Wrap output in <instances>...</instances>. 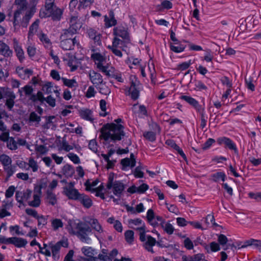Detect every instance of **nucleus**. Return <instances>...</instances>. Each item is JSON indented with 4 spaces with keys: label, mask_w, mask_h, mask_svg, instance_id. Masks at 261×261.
Segmentation results:
<instances>
[{
    "label": "nucleus",
    "mask_w": 261,
    "mask_h": 261,
    "mask_svg": "<svg viewBox=\"0 0 261 261\" xmlns=\"http://www.w3.org/2000/svg\"><path fill=\"white\" fill-rule=\"evenodd\" d=\"M84 221V222H80L73 224V226L71 225L68 228L69 232L76 234L81 241L86 243H88L91 240L89 236L92 234V229L98 239L99 237H102L104 235L105 230L97 219L90 217L85 218Z\"/></svg>",
    "instance_id": "nucleus-1"
},
{
    "label": "nucleus",
    "mask_w": 261,
    "mask_h": 261,
    "mask_svg": "<svg viewBox=\"0 0 261 261\" xmlns=\"http://www.w3.org/2000/svg\"><path fill=\"white\" fill-rule=\"evenodd\" d=\"M122 122V119L118 118L114 122L105 125L101 130L102 138L106 141L114 142L121 140L125 135Z\"/></svg>",
    "instance_id": "nucleus-2"
},
{
    "label": "nucleus",
    "mask_w": 261,
    "mask_h": 261,
    "mask_svg": "<svg viewBox=\"0 0 261 261\" xmlns=\"http://www.w3.org/2000/svg\"><path fill=\"white\" fill-rule=\"evenodd\" d=\"M65 242L59 241L54 243L50 242L48 244H44L43 247L34 239V248L38 251L46 256L50 257L52 255L55 260H58L60 258V250L61 247L64 246Z\"/></svg>",
    "instance_id": "nucleus-3"
},
{
    "label": "nucleus",
    "mask_w": 261,
    "mask_h": 261,
    "mask_svg": "<svg viewBox=\"0 0 261 261\" xmlns=\"http://www.w3.org/2000/svg\"><path fill=\"white\" fill-rule=\"evenodd\" d=\"M92 50L94 53L91 55V58L94 61L96 68L107 76H113L114 69L107 63L105 54L97 51L96 49Z\"/></svg>",
    "instance_id": "nucleus-4"
},
{
    "label": "nucleus",
    "mask_w": 261,
    "mask_h": 261,
    "mask_svg": "<svg viewBox=\"0 0 261 261\" xmlns=\"http://www.w3.org/2000/svg\"><path fill=\"white\" fill-rule=\"evenodd\" d=\"M55 0H46L45 7L40 10V16L46 17L51 16L54 20H59L62 15L61 9L54 4Z\"/></svg>",
    "instance_id": "nucleus-5"
},
{
    "label": "nucleus",
    "mask_w": 261,
    "mask_h": 261,
    "mask_svg": "<svg viewBox=\"0 0 261 261\" xmlns=\"http://www.w3.org/2000/svg\"><path fill=\"white\" fill-rule=\"evenodd\" d=\"M71 34L69 32L65 31L61 36V47L66 50H72L74 48L75 45H78L79 42L76 40V37L72 38L70 36Z\"/></svg>",
    "instance_id": "nucleus-6"
},
{
    "label": "nucleus",
    "mask_w": 261,
    "mask_h": 261,
    "mask_svg": "<svg viewBox=\"0 0 261 261\" xmlns=\"http://www.w3.org/2000/svg\"><path fill=\"white\" fill-rule=\"evenodd\" d=\"M98 182L99 181L97 179L92 181H87L85 184L86 189L88 191L96 192L95 195L96 196L100 197L101 199H104L105 198V193L106 189L104 188L102 184L97 187Z\"/></svg>",
    "instance_id": "nucleus-7"
},
{
    "label": "nucleus",
    "mask_w": 261,
    "mask_h": 261,
    "mask_svg": "<svg viewBox=\"0 0 261 261\" xmlns=\"http://www.w3.org/2000/svg\"><path fill=\"white\" fill-rule=\"evenodd\" d=\"M47 180L46 178L40 179L36 184L34 190V207H38L41 203L40 198L42 195L41 190L46 187Z\"/></svg>",
    "instance_id": "nucleus-8"
},
{
    "label": "nucleus",
    "mask_w": 261,
    "mask_h": 261,
    "mask_svg": "<svg viewBox=\"0 0 261 261\" xmlns=\"http://www.w3.org/2000/svg\"><path fill=\"white\" fill-rule=\"evenodd\" d=\"M139 239L141 242L143 243V247L146 250L152 253H154L153 247L158 243L155 239L150 235H146V232L140 234Z\"/></svg>",
    "instance_id": "nucleus-9"
},
{
    "label": "nucleus",
    "mask_w": 261,
    "mask_h": 261,
    "mask_svg": "<svg viewBox=\"0 0 261 261\" xmlns=\"http://www.w3.org/2000/svg\"><path fill=\"white\" fill-rule=\"evenodd\" d=\"M126 47L120 39L114 38L112 45H109L108 48L115 56L121 58L123 56L122 51L126 52Z\"/></svg>",
    "instance_id": "nucleus-10"
},
{
    "label": "nucleus",
    "mask_w": 261,
    "mask_h": 261,
    "mask_svg": "<svg viewBox=\"0 0 261 261\" xmlns=\"http://www.w3.org/2000/svg\"><path fill=\"white\" fill-rule=\"evenodd\" d=\"M32 194V191L30 190H27L25 192L23 193L20 191H17L16 193V199L17 201L20 203L19 207L21 205L25 206L27 204L25 202H27L28 205L33 206V201H28V200L31 197Z\"/></svg>",
    "instance_id": "nucleus-11"
},
{
    "label": "nucleus",
    "mask_w": 261,
    "mask_h": 261,
    "mask_svg": "<svg viewBox=\"0 0 261 261\" xmlns=\"http://www.w3.org/2000/svg\"><path fill=\"white\" fill-rule=\"evenodd\" d=\"M74 187V182H69L66 186L63 188V192L69 199L77 200L81 194Z\"/></svg>",
    "instance_id": "nucleus-12"
},
{
    "label": "nucleus",
    "mask_w": 261,
    "mask_h": 261,
    "mask_svg": "<svg viewBox=\"0 0 261 261\" xmlns=\"http://www.w3.org/2000/svg\"><path fill=\"white\" fill-rule=\"evenodd\" d=\"M114 34L115 37L114 38L120 39L123 42V44L126 45L129 42V36L126 29L122 27H118L114 29Z\"/></svg>",
    "instance_id": "nucleus-13"
},
{
    "label": "nucleus",
    "mask_w": 261,
    "mask_h": 261,
    "mask_svg": "<svg viewBox=\"0 0 261 261\" xmlns=\"http://www.w3.org/2000/svg\"><path fill=\"white\" fill-rule=\"evenodd\" d=\"M81 250L86 257L79 256V261H99L98 258L94 256V250L91 247H84L82 248Z\"/></svg>",
    "instance_id": "nucleus-14"
},
{
    "label": "nucleus",
    "mask_w": 261,
    "mask_h": 261,
    "mask_svg": "<svg viewBox=\"0 0 261 261\" xmlns=\"http://www.w3.org/2000/svg\"><path fill=\"white\" fill-rule=\"evenodd\" d=\"M42 90L47 94L54 92L57 98H60V89L52 82H45L42 85Z\"/></svg>",
    "instance_id": "nucleus-15"
},
{
    "label": "nucleus",
    "mask_w": 261,
    "mask_h": 261,
    "mask_svg": "<svg viewBox=\"0 0 261 261\" xmlns=\"http://www.w3.org/2000/svg\"><path fill=\"white\" fill-rule=\"evenodd\" d=\"M15 4L19 7L18 9L15 12L14 15L13 24L15 26L19 23L18 18L22 11L27 9L28 4L26 0H15Z\"/></svg>",
    "instance_id": "nucleus-16"
},
{
    "label": "nucleus",
    "mask_w": 261,
    "mask_h": 261,
    "mask_svg": "<svg viewBox=\"0 0 261 261\" xmlns=\"http://www.w3.org/2000/svg\"><path fill=\"white\" fill-rule=\"evenodd\" d=\"M36 100H39L41 103L45 101L51 108H54L56 106V100L54 97L49 95L45 98L43 93L41 91L38 92L36 96L34 95V101Z\"/></svg>",
    "instance_id": "nucleus-17"
},
{
    "label": "nucleus",
    "mask_w": 261,
    "mask_h": 261,
    "mask_svg": "<svg viewBox=\"0 0 261 261\" xmlns=\"http://www.w3.org/2000/svg\"><path fill=\"white\" fill-rule=\"evenodd\" d=\"M129 227L137 230L139 235L146 232V227L144 222L140 219L136 218L130 219L128 221Z\"/></svg>",
    "instance_id": "nucleus-18"
},
{
    "label": "nucleus",
    "mask_w": 261,
    "mask_h": 261,
    "mask_svg": "<svg viewBox=\"0 0 261 261\" xmlns=\"http://www.w3.org/2000/svg\"><path fill=\"white\" fill-rule=\"evenodd\" d=\"M107 189L111 190L116 196L120 197L125 189V185L120 181L115 180L113 184L107 187Z\"/></svg>",
    "instance_id": "nucleus-19"
},
{
    "label": "nucleus",
    "mask_w": 261,
    "mask_h": 261,
    "mask_svg": "<svg viewBox=\"0 0 261 261\" xmlns=\"http://www.w3.org/2000/svg\"><path fill=\"white\" fill-rule=\"evenodd\" d=\"M82 27V23L77 16H71L69 20V28L66 31L71 34H75Z\"/></svg>",
    "instance_id": "nucleus-20"
},
{
    "label": "nucleus",
    "mask_w": 261,
    "mask_h": 261,
    "mask_svg": "<svg viewBox=\"0 0 261 261\" xmlns=\"http://www.w3.org/2000/svg\"><path fill=\"white\" fill-rule=\"evenodd\" d=\"M63 59L65 63L70 67V70L71 71L77 69V60L73 55L70 53H66L64 55Z\"/></svg>",
    "instance_id": "nucleus-21"
},
{
    "label": "nucleus",
    "mask_w": 261,
    "mask_h": 261,
    "mask_svg": "<svg viewBox=\"0 0 261 261\" xmlns=\"http://www.w3.org/2000/svg\"><path fill=\"white\" fill-rule=\"evenodd\" d=\"M136 82V81H132L130 87H125L124 89L125 94L130 95L134 100L137 99L139 96V91L137 87Z\"/></svg>",
    "instance_id": "nucleus-22"
},
{
    "label": "nucleus",
    "mask_w": 261,
    "mask_h": 261,
    "mask_svg": "<svg viewBox=\"0 0 261 261\" xmlns=\"http://www.w3.org/2000/svg\"><path fill=\"white\" fill-rule=\"evenodd\" d=\"M217 141L219 145H224L226 147L233 150L235 153H238L236 144L230 139L225 137H220L217 139Z\"/></svg>",
    "instance_id": "nucleus-23"
},
{
    "label": "nucleus",
    "mask_w": 261,
    "mask_h": 261,
    "mask_svg": "<svg viewBox=\"0 0 261 261\" xmlns=\"http://www.w3.org/2000/svg\"><path fill=\"white\" fill-rule=\"evenodd\" d=\"M89 76L91 82L95 85L101 84L103 79L101 74L94 70H90L89 72Z\"/></svg>",
    "instance_id": "nucleus-24"
},
{
    "label": "nucleus",
    "mask_w": 261,
    "mask_h": 261,
    "mask_svg": "<svg viewBox=\"0 0 261 261\" xmlns=\"http://www.w3.org/2000/svg\"><path fill=\"white\" fill-rule=\"evenodd\" d=\"M80 117L86 120L93 121L94 119L93 111L89 109H82L79 110Z\"/></svg>",
    "instance_id": "nucleus-25"
},
{
    "label": "nucleus",
    "mask_w": 261,
    "mask_h": 261,
    "mask_svg": "<svg viewBox=\"0 0 261 261\" xmlns=\"http://www.w3.org/2000/svg\"><path fill=\"white\" fill-rule=\"evenodd\" d=\"M121 164L123 166V169L126 170L127 168H133L136 165V160L133 153L130 154V158L122 159Z\"/></svg>",
    "instance_id": "nucleus-26"
},
{
    "label": "nucleus",
    "mask_w": 261,
    "mask_h": 261,
    "mask_svg": "<svg viewBox=\"0 0 261 261\" xmlns=\"http://www.w3.org/2000/svg\"><path fill=\"white\" fill-rule=\"evenodd\" d=\"M77 201H79L86 208H90L93 204L92 199L88 195L84 194H81Z\"/></svg>",
    "instance_id": "nucleus-27"
},
{
    "label": "nucleus",
    "mask_w": 261,
    "mask_h": 261,
    "mask_svg": "<svg viewBox=\"0 0 261 261\" xmlns=\"http://www.w3.org/2000/svg\"><path fill=\"white\" fill-rule=\"evenodd\" d=\"M27 242L21 238L12 237L8 238L7 244H12L16 247H21L26 245Z\"/></svg>",
    "instance_id": "nucleus-28"
},
{
    "label": "nucleus",
    "mask_w": 261,
    "mask_h": 261,
    "mask_svg": "<svg viewBox=\"0 0 261 261\" xmlns=\"http://www.w3.org/2000/svg\"><path fill=\"white\" fill-rule=\"evenodd\" d=\"M34 218L37 220V224L39 227H42L47 223L46 217L38 214L36 211L34 210Z\"/></svg>",
    "instance_id": "nucleus-29"
},
{
    "label": "nucleus",
    "mask_w": 261,
    "mask_h": 261,
    "mask_svg": "<svg viewBox=\"0 0 261 261\" xmlns=\"http://www.w3.org/2000/svg\"><path fill=\"white\" fill-rule=\"evenodd\" d=\"M61 172L65 177H70L74 173V168L72 165L66 164L62 167Z\"/></svg>",
    "instance_id": "nucleus-30"
},
{
    "label": "nucleus",
    "mask_w": 261,
    "mask_h": 261,
    "mask_svg": "<svg viewBox=\"0 0 261 261\" xmlns=\"http://www.w3.org/2000/svg\"><path fill=\"white\" fill-rule=\"evenodd\" d=\"M181 99L186 101L187 102L194 107L197 110H199L200 107L198 102L193 97L188 95H182L180 97Z\"/></svg>",
    "instance_id": "nucleus-31"
},
{
    "label": "nucleus",
    "mask_w": 261,
    "mask_h": 261,
    "mask_svg": "<svg viewBox=\"0 0 261 261\" xmlns=\"http://www.w3.org/2000/svg\"><path fill=\"white\" fill-rule=\"evenodd\" d=\"M0 54L5 57H10L12 55V51L9 47L3 41H0Z\"/></svg>",
    "instance_id": "nucleus-32"
},
{
    "label": "nucleus",
    "mask_w": 261,
    "mask_h": 261,
    "mask_svg": "<svg viewBox=\"0 0 261 261\" xmlns=\"http://www.w3.org/2000/svg\"><path fill=\"white\" fill-rule=\"evenodd\" d=\"M13 45L17 57L20 61H21L24 58L23 51L16 39H13Z\"/></svg>",
    "instance_id": "nucleus-33"
},
{
    "label": "nucleus",
    "mask_w": 261,
    "mask_h": 261,
    "mask_svg": "<svg viewBox=\"0 0 261 261\" xmlns=\"http://www.w3.org/2000/svg\"><path fill=\"white\" fill-rule=\"evenodd\" d=\"M116 24V20L114 18L113 12L110 13L109 17L105 16V25L107 28H110Z\"/></svg>",
    "instance_id": "nucleus-34"
},
{
    "label": "nucleus",
    "mask_w": 261,
    "mask_h": 261,
    "mask_svg": "<svg viewBox=\"0 0 261 261\" xmlns=\"http://www.w3.org/2000/svg\"><path fill=\"white\" fill-rule=\"evenodd\" d=\"M33 8H30L29 10L26 12L25 16L23 17L22 20L21 22V25L24 28L28 26L30 19L32 17V12Z\"/></svg>",
    "instance_id": "nucleus-35"
},
{
    "label": "nucleus",
    "mask_w": 261,
    "mask_h": 261,
    "mask_svg": "<svg viewBox=\"0 0 261 261\" xmlns=\"http://www.w3.org/2000/svg\"><path fill=\"white\" fill-rule=\"evenodd\" d=\"M64 85L69 88H76L78 84L75 79H68L65 77L61 78Z\"/></svg>",
    "instance_id": "nucleus-36"
},
{
    "label": "nucleus",
    "mask_w": 261,
    "mask_h": 261,
    "mask_svg": "<svg viewBox=\"0 0 261 261\" xmlns=\"http://www.w3.org/2000/svg\"><path fill=\"white\" fill-rule=\"evenodd\" d=\"M17 72L19 75L24 79L29 78L32 74L31 70L24 68H17Z\"/></svg>",
    "instance_id": "nucleus-37"
},
{
    "label": "nucleus",
    "mask_w": 261,
    "mask_h": 261,
    "mask_svg": "<svg viewBox=\"0 0 261 261\" xmlns=\"http://www.w3.org/2000/svg\"><path fill=\"white\" fill-rule=\"evenodd\" d=\"M132 109L134 111L137 112L141 116L147 115V110L144 106H138L137 104H135Z\"/></svg>",
    "instance_id": "nucleus-38"
},
{
    "label": "nucleus",
    "mask_w": 261,
    "mask_h": 261,
    "mask_svg": "<svg viewBox=\"0 0 261 261\" xmlns=\"http://www.w3.org/2000/svg\"><path fill=\"white\" fill-rule=\"evenodd\" d=\"M161 226L164 231L169 235L172 234L175 230L174 226L169 222H165V221Z\"/></svg>",
    "instance_id": "nucleus-39"
},
{
    "label": "nucleus",
    "mask_w": 261,
    "mask_h": 261,
    "mask_svg": "<svg viewBox=\"0 0 261 261\" xmlns=\"http://www.w3.org/2000/svg\"><path fill=\"white\" fill-rule=\"evenodd\" d=\"M22 92H24L25 96H28L32 99L33 97V88L31 86L26 85L21 89L19 90V92L20 95H22Z\"/></svg>",
    "instance_id": "nucleus-40"
},
{
    "label": "nucleus",
    "mask_w": 261,
    "mask_h": 261,
    "mask_svg": "<svg viewBox=\"0 0 261 261\" xmlns=\"http://www.w3.org/2000/svg\"><path fill=\"white\" fill-rule=\"evenodd\" d=\"M46 201L53 205H55L57 202L56 195L50 190H48L47 192Z\"/></svg>",
    "instance_id": "nucleus-41"
},
{
    "label": "nucleus",
    "mask_w": 261,
    "mask_h": 261,
    "mask_svg": "<svg viewBox=\"0 0 261 261\" xmlns=\"http://www.w3.org/2000/svg\"><path fill=\"white\" fill-rule=\"evenodd\" d=\"M172 7V4L169 1H163L161 5L156 6L158 11H162L163 9H170Z\"/></svg>",
    "instance_id": "nucleus-42"
},
{
    "label": "nucleus",
    "mask_w": 261,
    "mask_h": 261,
    "mask_svg": "<svg viewBox=\"0 0 261 261\" xmlns=\"http://www.w3.org/2000/svg\"><path fill=\"white\" fill-rule=\"evenodd\" d=\"M211 179L215 182H218L220 180L224 181L225 179L224 173L222 172H217L211 175Z\"/></svg>",
    "instance_id": "nucleus-43"
},
{
    "label": "nucleus",
    "mask_w": 261,
    "mask_h": 261,
    "mask_svg": "<svg viewBox=\"0 0 261 261\" xmlns=\"http://www.w3.org/2000/svg\"><path fill=\"white\" fill-rule=\"evenodd\" d=\"M247 246H253L261 252V241L258 240L250 239L245 242Z\"/></svg>",
    "instance_id": "nucleus-44"
},
{
    "label": "nucleus",
    "mask_w": 261,
    "mask_h": 261,
    "mask_svg": "<svg viewBox=\"0 0 261 261\" xmlns=\"http://www.w3.org/2000/svg\"><path fill=\"white\" fill-rule=\"evenodd\" d=\"M35 34L38 36L40 40L42 43L45 44L50 43L49 39L47 38L45 34L42 33L41 31L36 30L35 32Z\"/></svg>",
    "instance_id": "nucleus-45"
},
{
    "label": "nucleus",
    "mask_w": 261,
    "mask_h": 261,
    "mask_svg": "<svg viewBox=\"0 0 261 261\" xmlns=\"http://www.w3.org/2000/svg\"><path fill=\"white\" fill-rule=\"evenodd\" d=\"M94 2V0H79L78 9H85L90 7Z\"/></svg>",
    "instance_id": "nucleus-46"
},
{
    "label": "nucleus",
    "mask_w": 261,
    "mask_h": 261,
    "mask_svg": "<svg viewBox=\"0 0 261 261\" xmlns=\"http://www.w3.org/2000/svg\"><path fill=\"white\" fill-rule=\"evenodd\" d=\"M0 161L5 167L10 165L12 163L11 158L6 154H2L0 155Z\"/></svg>",
    "instance_id": "nucleus-47"
},
{
    "label": "nucleus",
    "mask_w": 261,
    "mask_h": 261,
    "mask_svg": "<svg viewBox=\"0 0 261 261\" xmlns=\"http://www.w3.org/2000/svg\"><path fill=\"white\" fill-rule=\"evenodd\" d=\"M124 236L126 241L129 243L132 244L134 239V233L133 230H128L125 232Z\"/></svg>",
    "instance_id": "nucleus-48"
},
{
    "label": "nucleus",
    "mask_w": 261,
    "mask_h": 261,
    "mask_svg": "<svg viewBox=\"0 0 261 261\" xmlns=\"http://www.w3.org/2000/svg\"><path fill=\"white\" fill-rule=\"evenodd\" d=\"M100 105V112L99 113V114L101 116L105 117L107 115V103L106 101L103 100L101 99L100 100L99 102Z\"/></svg>",
    "instance_id": "nucleus-49"
},
{
    "label": "nucleus",
    "mask_w": 261,
    "mask_h": 261,
    "mask_svg": "<svg viewBox=\"0 0 261 261\" xmlns=\"http://www.w3.org/2000/svg\"><path fill=\"white\" fill-rule=\"evenodd\" d=\"M63 224L61 220L59 219H54L51 221V226L54 230L58 229L59 228L62 227Z\"/></svg>",
    "instance_id": "nucleus-50"
},
{
    "label": "nucleus",
    "mask_w": 261,
    "mask_h": 261,
    "mask_svg": "<svg viewBox=\"0 0 261 261\" xmlns=\"http://www.w3.org/2000/svg\"><path fill=\"white\" fill-rule=\"evenodd\" d=\"M17 164L20 168L22 169H25L27 170H28L31 167H33V162L32 159L29 160V164H27V163L23 161H19L17 162Z\"/></svg>",
    "instance_id": "nucleus-51"
},
{
    "label": "nucleus",
    "mask_w": 261,
    "mask_h": 261,
    "mask_svg": "<svg viewBox=\"0 0 261 261\" xmlns=\"http://www.w3.org/2000/svg\"><path fill=\"white\" fill-rule=\"evenodd\" d=\"M67 156L75 164H79L81 163L80 158L73 153H69Z\"/></svg>",
    "instance_id": "nucleus-52"
},
{
    "label": "nucleus",
    "mask_w": 261,
    "mask_h": 261,
    "mask_svg": "<svg viewBox=\"0 0 261 261\" xmlns=\"http://www.w3.org/2000/svg\"><path fill=\"white\" fill-rule=\"evenodd\" d=\"M74 146L70 145L66 141L63 140L61 143V149L66 152H69L73 149Z\"/></svg>",
    "instance_id": "nucleus-53"
},
{
    "label": "nucleus",
    "mask_w": 261,
    "mask_h": 261,
    "mask_svg": "<svg viewBox=\"0 0 261 261\" xmlns=\"http://www.w3.org/2000/svg\"><path fill=\"white\" fill-rule=\"evenodd\" d=\"M205 223L207 226H208L211 224L215 226H218V225L215 222V218L214 216L210 214L207 215V216L205 218Z\"/></svg>",
    "instance_id": "nucleus-54"
},
{
    "label": "nucleus",
    "mask_w": 261,
    "mask_h": 261,
    "mask_svg": "<svg viewBox=\"0 0 261 261\" xmlns=\"http://www.w3.org/2000/svg\"><path fill=\"white\" fill-rule=\"evenodd\" d=\"M246 86L248 89L253 91L255 89L254 85L253 83V79L251 77H246L245 79Z\"/></svg>",
    "instance_id": "nucleus-55"
},
{
    "label": "nucleus",
    "mask_w": 261,
    "mask_h": 261,
    "mask_svg": "<svg viewBox=\"0 0 261 261\" xmlns=\"http://www.w3.org/2000/svg\"><path fill=\"white\" fill-rule=\"evenodd\" d=\"M170 48L173 51L177 53H179L183 51L185 47L183 45H171Z\"/></svg>",
    "instance_id": "nucleus-56"
},
{
    "label": "nucleus",
    "mask_w": 261,
    "mask_h": 261,
    "mask_svg": "<svg viewBox=\"0 0 261 261\" xmlns=\"http://www.w3.org/2000/svg\"><path fill=\"white\" fill-rule=\"evenodd\" d=\"M248 196L253 199L255 200L256 201H261V192H250L248 193Z\"/></svg>",
    "instance_id": "nucleus-57"
},
{
    "label": "nucleus",
    "mask_w": 261,
    "mask_h": 261,
    "mask_svg": "<svg viewBox=\"0 0 261 261\" xmlns=\"http://www.w3.org/2000/svg\"><path fill=\"white\" fill-rule=\"evenodd\" d=\"M155 217L154 212L152 209H149L147 212V219L150 224H153L154 218Z\"/></svg>",
    "instance_id": "nucleus-58"
},
{
    "label": "nucleus",
    "mask_w": 261,
    "mask_h": 261,
    "mask_svg": "<svg viewBox=\"0 0 261 261\" xmlns=\"http://www.w3.org/2000/svg\"><path fill=\"white\" fill-rule=\"evenodd\" d=\"M99 85L100 86L99 87V91L100 93L105 95H108L110 93V90L106 85L103 84L102 83Z\"/></svg>",
    "instance_id": "nucleus-59"
},
{
    "label": "nucleus",
    "mask_w": 261,
    "mask_h": 261,
    "mask_svg": "<svg viewBox=\"0 0 261 261\" xmlns=\"http://www.w3.org/2000/svg\"><path fill=\"white\" fill-rule=\"evenodd\" d=\"M153 224H151L153 226H156L158 225H161V226L165 222V220L163 218V217L159 216H155L153 219Z\"/></svg>",
    "instance_id": "nucleus-60"
},
{
    "label": "nucleus",
    "mask_w": 261,
    "mask_h": 261,
    "mask_svg": "<svg viewBox=\"0 0 261 261\" xmlns=\"http://www.w3.org/2000/svg\"><path fill=\"white\" fill-rule=\"evenodd\" d=\"M98 259L99 261L101 260L103 261H112L113 258L110 256V255H108L107 253L103 252L102 254H100L98 255Z\"/></svg>",
    "instance_id": "nucleus-61"
},
{
    "label": "nucleus",
    "mask_w": 261,
    "mask_h": 261,
    "mask_svg": "<svg viewBox=\"0 0 261 261\" xmlns=\"http://www.w3.org/2000/svg\"><path fill=\"white\" fill-rule=\"evenodd\" d=\"M214 58L213 55L211 53V51L208 49L207 50L206 53L204 55L202 60L206 61V62H212L213 59Z\"/></svg>",
    "instance_id": "nucleus-62"
},
{
    "label": "nucleus",
    "mask_w": 261,
    "mask_h": 261,
    "mask_svg": "<svg viewBox=\"0 0 261 261\" xmlns=\"http://www.w3.org/2000/svg\"><path fill=\"white\" fill-rule=\"evenodd\" d=\"M96 92L93 86H90L86 93V96L87 98H91L95 96Z\"/></svg>",
    "instance_id": "nucleus-63"
},
{
    "label": "nucleus",
    "mask_w": 261,
    "mask_h": 261,
    "mask_svg": "<svg viewBox=\"0 0 261 261\" xmlns=\"http://www.w3.org/2000/svg\"><path fill=\"white\" fill-rule=\"evenodd\" d=\"M218 241L220 245L224 246L227 244L228 239L225 235L221 234L218 236Z\"/></svg>",
    "instance_id": "nucleus-64"
}]
</instances>
